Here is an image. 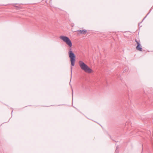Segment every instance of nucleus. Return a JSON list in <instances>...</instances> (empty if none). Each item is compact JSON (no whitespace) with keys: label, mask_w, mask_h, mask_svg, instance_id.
<instances>
[{"label":"nucleus","mask_w":153,"mask_h":153,"mask_svg":"<svg viewBox=\"0 0 153 153\" xmlns=\"http://www.w3.org/2000/svg\"><path fill=\"white\" fill-rule=\"evenodd\" d=\"M78 63L81 69L85 72L88 74H91L93 72V71L82 61H79Z\"/></svg>","instance_id":"1"},{"label":"nucleus","mask_w":153,"mask_h":153,"mask_svg":"<svg viewBox=\"0 0 153 153\" xmlns=\"http://www.w3.org/2000/svg\"><path fill=\"white\" fill-rule=\"evenodd\" d=\"M59 38L66 43L69 47L72 46V44L71 40L68 37L64 36H61Z\"/></svg>","instance_id":"2"},{"label":"nucleus","mask_w":153,"mask_h":153,"mask_svg":"<svg viewBox=\"0 0 153 153\" xmlns=\"http://www.w3.org/2000/svg\"><path fill=\"white\" fill-rule=\"evenodd\" d=\"M69 57L70 59V61L71 65L72 66H74L75 64V56L73 52L70 50L68 51Z\"/></svg>","instance_id":"3"},{"label":"nucleus","mask_w":153,"mask_h":153,"mask_svg":"<svg viewBox=\"0 0 153 153\" xmlns=\"http://www.w3.org/2000/svg\"><path fill=\"white\" fill-rule=\"evenodd\" d=\"M135 42H136L137 44V46L136 47V49L139 51H142V48L140 44L136 40L135 41Z\"/></svg>","instance_id":"4"},{"label":"nucleus","mask_w":153,"mask_h":153,"mask_svg":"<svg viewBox=\"0 0 153 153\" xmlns=\"http://www.w3.org/2000/svg\"><path fill=\"white\" fill-rule=\"evenodd\" d=\"M77 32L78 34H85L87 32V30H78Z\"/></svg>","instance_id":"5"}]
</instances>
